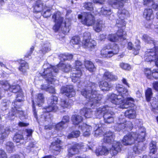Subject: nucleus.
I'll use <instances>...</instances> for the list:
<instances>
[{"label":"nucleus","mask_w":158,"mask_h":158,"mask_svg":"<svg viewBox=\"0 0 158 158\" xmlns=\"http://www.w3.org/2000/svg\"><path fill=\"white\" fill-rule=\"evenodd\" d=\"M119 66L122 69L126 71H130L131 68L130 65L123 62L120 63Z\"/></svg>","instance_id":"obj_50"},{"label":"nucleus","mask_w":158,"mask_h":158,"mask_svg":"<svg viewBox=\"0 0 158 158\" xmlns=\"http://www.w3.org/2000/svg\"><path fill=\"white\" fill-rule=\"evenodd\" d=\"M82 46L85 48H88L91 51L94 50L97 47V43L94 40L91 39V35L89 33H84L83 35Z\"/></svg>","instance_id":"obj_13"},{"label":"nucleus","mask_w":158,"mask_h":158,"mask_svg":"<svg viewBox=\"0 0 158 158\" xmlns=\"http://www.w3.org/2000/svg\"><path fill=\"white\" fill-rule=\"evenodd\" d=\"M143 72L146 78L151 80V75L152 70L151 68H145L143 69Z\"/></svg>","instance_id":"obj_41"},{"label":"nucleus","mask_w":158,"mask_h":158,"mask_svg":"<svg viewBox=\"0 0 158 158\" xmlns=\"http://www.w3.org/2000/svg\"><path fill=\"white\" fill-rule=\"evenodd\" d=\"M61 92L62 94H64L68 98L73 97L76 94L73 88L70 85L63 86L61 89Z\"/></svg>","instance_id":"obj_21"},{"label":"nucleus","mask_w":158,"mask_h":158,"mask_svg":"<svg viewBox=\"0 0 158 158\" xmlns=\"http://www.w3.org/2000/svg\"><path fill=\"white\" fill-rule=\"evenodd\" d=\"M25 132L27 133L26 135V140H27L28 138H29V139H30V138L32 136V133L33 131L31 129H26L25 130Z\"/></svg>","instance_id":"obj_54"},{"label":"nucleus","mask_w":158,"mask_h":158,"mask_svg":"<svg viewBox=\"0 0 158 158\" xmlns=\"http://www.w3.org/2000/svg\"><path fill=\"white\" fill-rule=\"evenodd\" d=\"M153 88L156 90L158 91V81H155L152 83Z\"/></svg>","instance_id":"obj_64"},{"label":"nucleus","mask_w":158,"mask_h":158,"mask_svg":"<svg viewBox=\"0 0 158 158\" xmlns=\"http://www.w3.org/2000/svg\"><path fill=\"white\" fill-rule=\"evenodd\" d=\"M80 113L86 118H91L93 115V111L91 108L84 107L80 110Z\"/></svg>","instance_id":"obj_28"},{"label":"nucleus","mask_w":158,"mask_h":158,"mask_svg":"<svg viewBox=\"0 0 158 158\" xmlns=\"http://www.w3.org/2000/svg\"><path fill=\"white\" fill-rule=\"evenodd\" d=\"M78 18L81 19V22L83 24L88 27L94 25L96 22L94 16L89 12H84L83 15H78Z\"/></svg>","instance_id":"obj_12"},{"label":"nucleus","mask_w":158,"mask_h":158,"mask_svg":"<svg viewBox=\"0 0 158 158\" xmlns=\"http://www.w3.org/2000/svg\"><path fill=\"white\" fill-rule=\"evenodd\" d=\"M15 99L12 102V107L9 114L11 116H14L17 114H23V111L20 110L21 106L18 104L17 102H21L23 101L22 98L24 97V94L22 89H21L17 92Z\"/></svg>","instance_id":"obj_7"},{"label":"nucleus","mask_w":158,"mask_h":158,"mask_svg":"<svg viewBox=\"0 0 158 158\" xmlns=\"http://www.w3.org/2000/svg\"><path fill=\"white\" fill-rule=\"evenodd\" d=\"M58 69L56 66L51 65L50 67L44 69V72L40 73V75L44 78L45 79L48 83L52 84V82L55 81L53 78L54 76L53 72L57 73Z\"/></svg>","instance_id":"obj_10"},{"label":"nucleus","mask_w":158,"mask_h":158,"mask_svg":"<svg viewBox=\"0 0 158 158\" xmlns=\"http://www.w3.org/2000/svg\"><path fill=\"white\" fill-rule=\"evenodd\" d=\"M151 104V110L153 113L155 114H158V102L156 100H153Z\"/></svg>","instance_id":"obj_38"},{"label":"nucleus","mask_w":158,"mask_h":158,"mask_svg":"<svg viewBox=\"0 0 158 158\" xmlns=\"http://www.w3.org/2000/svg\"><path fill=\"white\" fill-rule=\"evenodd\" d=\"M158 54V47L155 46L152 48L145 52L144 59L145 61L151 63L154 62L156 56Z\"/></svg>","instance_id":"obj_16"},{"label":"nucleus","mask_w":158,"mask_h":158,"mask_svg":"<svg viewBox=\"0 0 158 158\" xmlns=\"http://www.w3.org/2000/svg\"><path fill=\"white\" fill-rule=\"evenodd\" d=\"M133 127V125L132 123L126 120H119L114 126V130L118 132H124L128 130H131Z\"/></svg>","instance_id":"obj_14"},{"label":"nucleus","mask_w":158,"mask_h":158,"mask_svg":"<svg viewBox=\"0 0 158 158\" xmlns=\"http://www.w3.org/2000/svg\"><path fill=\"white\" fill-rule=\"evenodd\" d=\"M98 85L101 89L103 91H109L112 87L110 84H109L107 81L103 80L99 81Z\"/></svg>","instance_id":"obj_25"},{"label":"nucleus","mask_w":158,"mask_h":158,"mask_svg":"<svg viewBox=\"0 0 158 158\" xmlns=\"http://www.w3.org/2000/svg\"><path fill=\"white\" fill-rule=\"evenodd\" d=\"M87 149L82 143L73 142L67 149V155L69 157H72L75 154H78L81 152L86 151Z\"/></svg>","instance_id":"obj_11"},{"label":"nucleus","mask_w":158,"mask_h":158,"mask_svg":"<svg viewBox=\"0 0 158 158\" xmlns=\"http://www.w3.org/2000/svg\"><path fill=\"white\" fill-rule=\"evenodd\" d=\"M141 39L146 44H150L152 43L155 46V42L153 38L149 35L147 34H143L141 37Z\"/></svg>","instance_id":"obj_33"},{"label":"nucleus","mask_w":158,"mask_h":158,"mask_svg":"<svg viewBox=\"0 0 158 158\" xmlns=\"http://www.w3.org/2000/svg\"><path fill=\"white\" fill-rule=\"evenodd\" d=\"M145 139L144 136L137 134L131 132L125 135L122 140V143L125 145H131L137 141L138 143L143 142Z\"/></svg>","instance_id":"obj_9"},{"label":"nucleus","mask_w":158,"mask_h":158,"mask_svg":"<svg viewBox=\"0 0 158 158\" xmlns=\"http://www.w3.org/2000/svg\"><path fill=\"white\" fill-rule=\"evenodd\" d=\"M58 102V97L54 95L51 96L48 101V106H47L48 111H55L58 109L57 106Z\"/></svg>","instance_id":"obj_18"},{"label":"nucleus","mask_w":158,"mask_h":158,"mask_svg":"<svg viewBox=\"0 0 158 158\" xmlns=\"http://www.w3.org/2000/svg\"><path fill=\"white\" fill-rule=\"evenodd\" d=\"M41 89L42 90H45L51 94H56L55 87L52 86H48L45 85H42L41 86Z\"/></svg>","instance_id":"obj_36"},{"label":"nucleus","mask_w":158,"mask_h":158,"mask_svg":"<svg viewBox=\"0 0 158 158\" xmlns=\"http://www.w3.org/2000/svg\"><path fill=\"white\" fill-rule=\"evenodd\" d=\"M60 107L63 109L68 108L70 106V104L66 99H61L60 100Z\"/></svg>","instance_id":"obj_46"},{"label":"nucleus","mask_w":158,"mask_h":158,"mask_svg":"<svg viewBox=\"0 0 158 158\" xmlns=\"http://www.w3.org/2000/svg\"><path fill=\"white\" fill-rule=\"evenodd\" d=\"M31 102L32 103V111L33 112V115L35 118L37 120L38 119V117L34 100H32Z\"/></svg>","instance_id":"obj_55"},{"label":"nucleus","mask_w":158,"mask_h":158,"mask_svg":"<svg viewBox=\"0 0 158 158\" xmlns=\"http://www.w3.org/2000/svg\"><path fill=\"white\" fill-rule=\"evenodd\" d=\"M158 80V69H154L152 70L151 80Z\"/></svg>","instance_id":"obj_53"},{"label":"nucleus","mask_w":158,"mask_h":158,"mask_svg":"<svg viewBox=\"0 0 158 158\" xmlns=\"http://www.w3.org/2000/svg\"><path fill=\"white\" fill-rule=\"evenodd\" d=\"M154 0H143V5L146 6H149L154 2Z\"/></svg>","instance_id":"obj_58"},{"label":"nucleus","mask_w":158,"mask_h":158,"mask_svg":"<svg viewBox=\"0 0 158 158\" xmlns=\"http://www.w3.org/2000/svg\"><path fill=\"white\" fill-rule=\"evenodd\" d=\"M95 153L98 156L106 155L109 153V150L105 146H100L96 149Z\"/></svg>","instance_id":"obj_31"},{"label":"nucleus","mask_w":158,"mask_h":158,"mask_svg":"<svg viewBox=\"0 0 158 158\" xmlns=\"http://www.w3.org/2000/svg\"><path fill=\"white\" fill-rule=\"evenodd\" d=\"M65 124L61 121L58 123L55 126V129L57 130H61L64 128Z\"/></svg>","instance_id":"obj_56"},{"label":"nucleus","mask_w":158,"mask_h":158,"mask_svg":"<svg viewBox=\"0 0 158 158\" xmlns=\"http://www.w3.org/2000/svg\"><path fill=\"white\" fill-rule=\"evenodd\" d=\"M121 145L120 143L116 142L114 143L110 151L112 156H116L118 152L121 151Z\"/></svg>","instance_id":"obj_23"},{"label":"nucleus","mask_w":158,"mask_h":158,"mask_svg":"<svg viewBox=\"0 0 158 158\" xmlns=\"http://www.w3.org/2000/svg\"><path fill=\"white\" fill-rule=\"evenodd\" d=\"M0 158H8L7 155L3 149H0Z\"/></svg>","instance_id":"obj_60"},{"label":"nucleus","mask_w":158,"mask_h":158,"mask_svg":"<svg viewBox=\"0 0 158 158\" xmlns=\"http://www.w3.org/2000/svg\"><path fill=\"white\" fill-rule=\"evenodd\" d=\"M29 124L28 123H25L21 121L19 122L18 123V126L20 127H26L28 126Z\"/></svg>","instance_id":"obj_61"},{"label":"nucleus","mask_w":158,"mask_h":158,"mask_svg":"<svg viewBox=\"0 0 158 158\" xmlns=\"http://www.w3.org/2000/svg\"><path fill=\"white\" fill-rule=\"evenodd\" d=\"M102 133V131L101 130L99 127H98L95 131V134L96 135H101Z\"/></svg>","instance_id":"obj_63"},{"label":"nucleus","mask_w":158,"mask_h":158,"mask_svg":"<svg viewBox=\"0 0 158 158\" xmlns=\"http://www.w3.org/2000/svg\"><path fill=\"white\" fill-rule=\"evenodd\" d=\"M83 4V7L85 10L90 11L94 10V8L92 2H85Z\"/></svg>","instance_id":"obj_43"},{"label":"nucleus","mask_w":158,"mask_h":158,"mask_svg":"<svg viewBox=\"0 0 158 158\" xmlns=\"http://www.w3.org/2000/svg\"><path fill=\"white\" fill-rule=\"evenodd\" d=\"M83 120V118L81 115L75 114L73 115L71 117L72 124L74 125L77 126L81 123Z\"/></svg>","instance_id":"obj_29"},{"label":"nucleus","mask_w":158,"mask_h":158,"mask_svg":"<svg viewBox=\"0 0 158 158\" xmlns=\"http://www.w3.org/2000/svg\"><path fill=\"white\" fill-rule=\"evenodd\" d=\"M82 64L80 61L77 60L75 61L74 67L73 68V69L81 70L82 68Z\"/></svg>","instance_id":"obj_52"},{"label":"nucleus","mask_w":158,"mask_h":158,"mask_svg":"<svg viewBox=\"0 0 158 158\" xmlns=\"http://www.w3.org/2000/svg\"><path fill=\"white\" fill-rule=\"evenodd\" d=\"M82 75V70L72 69L71 71L70 77L72 81L76 83L80 81Z\"/></svg>","instance_id":"obj_19"},{"label":"nucleus","mask_w":158,"mask_h":158,"mask_svg":"<svg viewBox=\"0 0 158 158\" xmlns=\"http://www.w3.org/2000/svg\"><path fill=\"white\" fill-rule=\"evenodd\" d=\"M84 65L85 68L91 72H93L94 69H95L94 63L89 60L84 61Z\"/></svg>","instance_id":"obj_37"},{"label":"nucleus","mask_w":158,"mask_h":158,"mask_svg":"<svg viewBox=\"0 0 158 158\" xmlns=\"http://www.w3.org/2000/svg\"><path fill=\"white\" fill-rule=\"evenodd\" d=\"M33 12L34 14L41 13L43 16L46 18L50 17L51 15V9L41 0H36L32 6Z\"/></svg>","instance_id":"obj_6"},{"label":"nucleus","mask_w":158,"mask_h":158,"mask_svg":"<svg viewBox=\"0 0 158 158\" xmlns=\"http://www.w3.org/2000/svg\"><path fill=\"white\" fill-rule=\"evenodd\" d=\"M61 60L64 61L66 60H70L73 58L72 54H60V55Z\"/></svg>","instance_id":"obj_49"},{"label":"nucleus","mask_w":158,"mask_h":158,"mask_svg":"<svg viewBox=\"0 0 158 158\" xmlns=\"http://www.w3.org/2000/svg\"><path fill=\"white\" fill-rule=\"evenodd\" d=\"M56 23L52 27V29L54 32H57L61 26L63 34H65L69 32L71 25V20L69 18H66L64 19L63 17L60 16Z\"/></svg>","instance_id":"obj_5"},{"label":"nucleus","mask_w":158,"mask_h":158,"mask_svg":"<svg viewBox=\"0 0 158 158\" xmlns=\"http://www.w3.org/2000/svg\"><path fill=\"white\" fill-rule=\"evenodd\" d=\"M150 152L152 154H155L157 152V148L155 144L151 142L150 145Z\"/></svg>","instance_id":"obj_51"},{"label":"nucleus","mask_w":158,"mask_h":158,"mask_svg":"<svg viewBox=\"0 0 158 158\" xmlns=\"http://www.w3.org/2000/svg\"><path fill=\"white\" fill-rule=\"evenodd\" d=\"M61 121L65 124L69 123L70 121L69 117L68 115H64L63 116Z\"/></svg>","instance_id":"obj_59"},{"label":"nucleus","mask_w":158,"mask_h":158,"mask_svg":"<svg viewBox=\"0 0 158 158\" xmlns=\"http://www.w3.org/2000/svg\"><path fill=\"white\" fill-rule=\"evenodd\" d=\"M24 138L22 134L16 133L13 138V140L16 143H20L22 140L24 141Z\"/></svg>","instance_id":"obj_40"},{"label":"nucleus","mask_w":158,"mask_h":158,"mask_svg":"<svg viewBox=\"0 0 158 158\" xmlns=\"http://www.w3.org/2000/svg\"><path fill=\"white\" fill-rule=\"evenodd\" d=\"M145 95L146 101L148 102H150L153 95L152 89L151 88H148L145 90Z\"/></svg>","instance_id":"obj_39"},{"label":"nucleus","mask_w":158,"mask_h":158,"mask_svg":"<svg viewBox=\"0 0 158 158\" xmlns=\"http://www.w3.org/2000/svg\"><path fill=\"white\" fill-rule=\"evenodd\" d=\"M20 66L19 67V70L23 74L26 73L27 69H29L28 64L24 60L22 59L19 60Z\"/></svg>","instance_id":"obj_30"},{"label":"nucleus","mask_w":158,"mask_h":158,"mask_svg":"<svg viewBox=\"0 0 158 158\" xmlns=\"http://www.w3.org/2000/svg\"><path fill=\"white\" fill-rule=\"evenodd\" d=\"M35 146V144L33 142H30L27 146V149L29 151H31V148H34Z\"/></svg>","instance_id":"obj_62"},{"label":"nucleus","mask_w":158,"mask_h":158,"mask_svg":"<svg viewBox=\"0 0 158 158\" xmlns=\"http://www.w3.org/2000/svg\"><path fill=\"white\" fill-rule=\"evenodd\" d=\"M141 47L139 44H137L135 45L134 48H133V54L135 55H138L139 53V51L140 50Z\"/></svg>","instance_id":"obj_57"},{"label":"nucleus","mask_w":158,"mask_h":158,"mask_svg":"<svg viewBox=\"0 0 158 158\" xmlns=\"http://www.w3.org/2000/svg\"><path fill=\"white\" fill-rule=\"evenodd\" d=\"M158 54V47L155 46L152 48L145 52L144 59L145 61L151 63L154 62L156 56Z\"/></svg>","instance_id":"obj_15"},{"label":"nucleus","mask_w":158,"mask_h":158,"mask_svg":"<svg viewBox=\"0 0 158 158\" xmlns=\"http://www.w3.org/2000/svg\"><path fill=\"white\" fill-rule=\"evenodd\" d=\"M70 42L74 45H78L81 42L80 38L78 35L74 36L72 37Z\"/></svg>","instance_id":"obj_42"},{"label":"nucleus","mask_w":158,"mask_h":158,"mask_svg":"<svg viewBox=\"0 0 158 158\" xmlns=\"http://www.w3.org/2000/svg\"><path fill=\"white\" fill-rule=\"evenodd\" d=\"M108 99L113 104L119 105V107L120 108H132L135 106V100L131 97L122 98L119 97V95L112 93L109 96Z\"/></svg>","instance_id":"obj_3"},{"label":"nucleus","mask_w":158,"mask_h":158,"mask_svg":"<svg viewBox=\"0 0 158 158\" xmlns=\"http://www.w3.org/2000/svg\"><path fill=\"white\" fill-rule=\"evenodd\" d=\"M114 135L113 133L111 131L106 132L103 135V141L105 143H111L114 141Z\"/></svg>","instance_id":"obj_26"},{"label":"nucleus","mask_w":158,"mask_h":158,"mask_svg":"<svg viewBox=\"0 0 158 158\" xmlns=\"http://www.w3.org/2000/svg\"><path fill=\"white\" fill-rule=\"evenodd\" d=\"M110 106L107 105L97 108L95 111V115L98 118L103 116L105 123H110L114 121V113L110 111Z\"/></svg>","instance_id":"obj_4"},{"label":"nucleus","mask_w":158,"mask_h":158,"mask_svg":"<svg viewBox=\"0 0 158 158\" xmlns=\"http://www.w3.org/2000/svg\"><path fill=\"white\" fill-rule=\"evenodd\" d=\"M36 99L37 105L39 107L41 106L44 102L45 98L44 94L41 93L38 94L36 96Z\"/></svg>","instance_id":"obj_35"},{"label":"nucleus","mask_w":158,"mask_h":158,"mask_svg":"<svg viewBox=\"0 0 158 158\" xmlns=\"http://www.w3.org/2000/svg\"><path fill=\"white\" fill-rule=\"evenodd\" d=\"M95 23L96 24V27L95 28V30L97 32H100L102 30L103 24L102 21L100 19H98Z\"/></svg>","instance_id":"obj_44"},{"label":"nucleus","mask_w":158,"mask_h":158,"mask_svg":"<svg viewBox=\"0 0 158 158\" xmlns=\"http://www.w3.org/2000/svg\"><path fill=\"white\" fill-rule=\"evenodd\" d=\"M116 2L112 0L110 1L109 4L112 7L118 10V18L116 20V26L118 29L115 33H111L108 35L107 40L112 42L119 41V40H124L126 39L127 32L124 29L126 27V22L125 19L127 18L128 11L123 8L124 4L127 3L128 0H115Z\"/></svg>","instance_id":"obj_1"},{"label":"nucleus","mask_w":158,"mask_h":158,"mask_svg":"<svg viewBox=\"0 0 158 158\" xmlns=\"http://www.w3.org/2000/svg\"><path fill=\"white\" fill-rule=\"evenodd\" d=\"M80 134V132L79 130L73 131L68 135V138L69 139L77 138L79 136Z\"/></svg>","instance_id":"obj_45"},{"label":"nucleus","mask_w":158,"mask_h":158,"mask_svg":"<svg viewBox=\"0 0 158 158\" xmlns=\"http://www.w3.org/2000/svg\"><path fill=\"white\" fill-rule=\"evenodd\" d=\"M120 48L118 44H109L104 46L101 51V55L104 57L110 58L114 55L117 54Z\"/></svg>","instance_id":"obj_8"},{"label":"nucleus","mask_w":158,"mask_h":158,"mask_svg":"<svg viewBox=\"0 0 158 158\" xmlns=\"http://www.w3.org/2000/svg\"><path fill=\"white\" fill-rule=\"evenodd\" d=\"M124 115L126 117L129 118H135L136 116V112L134 109H130L125 111Z\"/></svg>","instance_id":"obj_32"},{"label":"nucleus","mask_w":158,"mask_h":158,"mask_svg":"<svg viewBox=\"0 0 158 158\" xmlns=\"http://www.w3.org/2000/svg\"><path fill=\"white\" fill-rule=\"evenodd\" d=\"M116 90L118 93L119 97L121 96V98H124L128 95V90L122 85L118 84L115 87Z\"/></svg>","instance_id":"obj_24"},{"label":"nucleus","mask_w":158,"mask_h":158,"mask_svg":"<svg viewBox=\"0 0 158 158\" xmlns=\"http://www.w3.org/2000/svg\"><path fill=\"white\" fill-rule=\"evenodd\" d=\"M100 14L106 17L110 16L112 14L111 9L108 7L103 6L101 9Z\"/></svg>","instance_id":"obj_34"},{"label":"nucleus","mask_w":158,"mask_h":158,"mask_svg":"<svg viewBox=\"0 0 158 158\" xmlns=\"http://www.w3.org/2000/svg\"><path fill=\"white\" fill-rule=\"evenodd\" d=\"M0 84L4 86L3 88L5 91L14 93H16L22 89L19 85H11L6 81H0Z\"/></svg>","instance_id":"obj_17"},{"label":"nucleus","mask_w":158,"mask_h":158,"mask_svg":"<svg viewBox=\"0 0 158 158\" xmlns=\"http://www.w3.org/2000/svg\"><path fill=\"white\" fill-rule=\"evenodd\" d=\"M97 85L94 83L91 82L81 91V94L88 99L86 106L92 108L95 107L96 104L102 98V95L98 93V91L93 90L96 88Z\"/></svg>","instance_id":"obj_2"},{"label":"nucleus","mask_w":158,"mask_h":158,"mask_svg":"<svg viewBox=\"0 0 158 158\" xmlns=\"http://www.w3.org/2000/svg\"><path fill=\"white\" fill-rule=\"evenodd\" d=\"M61 65L63 70L65 73H69L70 70L71 71L73 69L71 65L69 64L62 63Z\"/></svg>","instance_id":"obj_47"},{"label":"nucleus","mask_w":158,"mask_h":158,"mask_svg":"<svg viewBox=\"0 0 158 158\" xmlns=\"http://www.w3.org/2000/svg\"><path fill=\"white\" fill-rule=\"evenodd\" d=\"M44 108L45 109V110L43 112L41 116L42 117H43L44 118V120L46 121L49 119H51V115L49 112L51 111H48L47 107Z\"/></svg>","instance_id":"obj_48"},{"label":"nucleus","mask_w":158,"mask_h":158,"mask_svg":"<svg viewBox=\"0 0 158 158\" xmlns=\"http://www.w3.org/2000/svg\"><path fill=\"white\" fill-rule=\"evenodd\" d=\"M143 16L146 20L149 21H152L155 18L152 9L148 8L144 9L143 13Z\"/></svg>","instance_id":"obj_22"},{"label":"nucleus","mask_w":158,"mask_h":158,"mask_svg":"<svg viewBox=\"0 0 158 158\" xmlns=\"http://www.w3.org/2000/svg\"><path fill=\"white\" fill-rule=\"evenodd\" d=\"M103 78L108 81H116L117 79V77L113 74L112 73L108 71H105L103 75Z\"/></svg>","instance_id":"obj_27"},{"label":"nucleus","mask_w":158,"mask_h":158,"mask_svg":"<svg viewBox=\"0 0 158 158\" xmlns=\"http://www.w3.org/2000/svg\"><path fill=\"white\" fill-rule=\"evenodd\" d=\"M62 141L58 138L56 140L52 141L49 146L50 149L55 152H60L63 149L62 146H61Z\"/></svg>","instance_id":"obj_20"}]
</instances>
